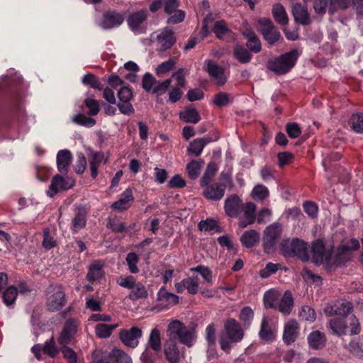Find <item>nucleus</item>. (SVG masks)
I'll return each instance as SVG.
<instances>
[{
	"mask_svg": "<svg viewBox=\"0 0 363 363\" xmlns=\"http://www.w3.org/2000/svg\"><path fill=\"white\" fill-rule=\"evenodd\" d=\"M281 294L279 291L276 289H270L265 292L264 295V303L266 308H277L278 305V300Z\"/></svg>",
	"mask_w": 363,
	"mask_h": 363,
	"instance_id": "36",
	"label": "nucleus"
},
{
	"mask_svg": "<svg viewBox=\"0 0 363 363\" xmlns=\"http://www.w3.org/2000/svg\"><path fill=\"white\" fill-rule=\"evenodd\" d=\"M203 163L202 160L200 162L192 160L187 164L186 171L191 179H195L199 176Z\"/></svg>",
	"mask_w": 363,
	"mask_h": 363,
	"instance_id": "50",
	"label": "nucleus"
},
{
	"mask_svg": "<svg viewBox=\"0 0 363 363\" xmlns=\"http://www.w3.org/2000/svg\"><path fill=\"white\" fill-rule=\"evenodd\" d=\"M206 189L203 191V195L209 200L218 201L223 198L225 193L224 188L218 184H212L205 186Z\"/></svg>",
	"mask_w": 363,
	"mask_h": 363,
	"instance_id": "33",
	"label": "nucleus"
},
{
	"mask_svg": "<svg viewBox=\"0 0 363 363\" xmlns=\"http://www.w3.org/2000/svg\"><path fill=\"white\" fill-rule=\"evenodd\" d=\"M72 121L78 125L85 127H92L96 124V121L92 118L87 117L84 114L78 113L72 117Z\"/></svg>",
	"mask_w": 363,
	"mask_h": 363,
	"instance_id": "54",
	"label": "nucleus"
},
{
	"mask_svg": "<svg viewBox=\"0 0 363 363\" xmlns=\"http://www.w3.org/2000/svg\"><path fill=\"white\" fill-rule=\"evenodd\" d=\"M118 326V324L107 325L99 323L95 326V333L99 338H107L111 335L113 331Z\"/></svg>",
	"mask_w": 363,
	"mask_h": 363,
	"instance_id": "41",
	"label": "nucleus"
},
{
	"mask_svg": "<svg viewBox=\"0 0 363 363\" xmlns=\"http://www.w3.org/2000/svg\"><path fill=\"white\" fill-rule=\"evenodd\" d=\"M186 286V289L191 294H195L199 289V279L197 277H188L183 279V285Z\"/></svg>",
	"mask_w": 363,
	"mask_h": 363,
	"instance_id": "59",
	"label": "nucleus"
},
{
	"mask_svg": "<svg viewBox=\"0 0 363 363\" xmlns=\"http://www.w3.org/2000/svg\"><path fill=\"white\" fill-rule=\"evenodd\" d=\"M328 327L333 334L338 336L346 334L357 335L361 330L359 320L354 315L345 318H332L328 323Z\"/></svg>",
	"mask_w": 363,
	"mask_h": 363,
	"instance_id": "2",
	"label": "nucleus"
},
{
	"mask_svg": "<svg viewBox=\"0 0 363 363\" xmlns=\"http://www.w3.org/2000/svg\"><path fill=\"white\" fill-rule=\"evenodd\" d=\"M301 53V50L295 49L282 55L271 64L270 69L278 74H286L294 66Z\"/></svg>",
	"mask_w": 363,
	"mask_h": 363,
	"instance_id": "5",
	"label": "nucleus"
},
{
	"mask_svg": "<svg viewBox=\"0 0 363 363\" xmlns=\"http://www.w3.org/2000/svg\"><path fill=\"white\" fill-rule=\"evenodd\" d=\"M212 30L219 40L225 42H233L235 40V33L230 29L226 22L223 20L215 21Z\"/></svg>",
	"mask_w": 363,
	"mask_h": 363,
	"instance_id": "20",
	"label": "nucleus"
},
{
	"mask_svg": "<svg viewBox=\"0 0 363 363\" xmlns=\"http://www.w3.org/2000/svg\"><path fill=\"white\" fill-rule=\"evenodd\" d=\"M161 337L160 330L154 328L151 330L147 342V346L140 356V359L145 362H152L149 347L155 352L161 350Z\"/></svg>",
	"mask_w": 363,
	"mask_h": 363,
	"instance_id": "15",
	"label": "nucleus"
},
{
	"mask_svg": "<svg viewBox=\"0 0 363 363\" xmlns=\"http://www.w3.org/2000/svg\"><path fill=\"white\" fill-rule=\"evenodd\" d=\"M243 35L247 39V46L254 52H259L261 50V43L258 37L251 28H245L242 31Z\"/></svg>",
	"mask_w": 363,
	"mask_h": 363,
	"instance_id": "31",
	"label": "nucleus"
},
{
	"mask_svg": "<svg viewBox=\"0 0 363 363\" xmlns=\"http://www.w3.org/2000/svg\"><path fill=\"white\" fill-rule=\"evenodd\" d=\"M245 203L237 195H231L225 201L224 208L225 213L231 218H238L241 214L242 208Z\"/></svg>",
	"mask_w": 363,
	"mask_h": 363,
	"instance_id": "21",
	"label": "nucleus"
},
{
	"mask_svg": "<svg viewBox=\"0 0 363 363\" xmlns=\"http://www.w3.org/2000/svg\"><path fill=\"white\" fill-rule=\"evenodd\" d=\"M42 245L47 250L53 248L56 245V240L50 235L49 228L44 229Z\"/></svg>",
	"mask_w": 363,
	"mask_h": 363,
	"instance_id": "61",
	"label": "nucleus"
},
{
	"mask_svg": "<svg viewBox=\"0 0 363 363\" xmlns=\"http://www.w3.org/2000/svg\"><path fill=\"white\" fill-rule=\"evenodd\" d=\"M157 300L164 302L166 306L174 305L179 302V296L167 292L164 287H162L157 293Z\"/></svg>",
	"mask_w": 363,
	"mask_h": 363,
	"instance_id": "42",
	"label": "nucleus"
},
{
	"mask_svg": "<svg viewBox=\"0 0 363 363\" xmlns=\"http://www.w3.org/2000/svg\"><path fill=\"white\" fill-rule=\"evenodd\" d=\"M164 354L167 359L170 363H179L180 359V352L174 341L168 340L165 342Z\"/></svg>",
	"mask_w": 363,
	"mask_h": 363,
	"instance_id": "30",
	"label": "nucleus"
},
{
	"mask_svg": "<svg viewBox=\"0 0 363 363\" xmlns=\"http://www.w3.org/2000/svg\"><path fill=\"white\" fill-rule=\"evenodd\" d=\"M188 328L179 320H172L167 327L169 340L179 341Z\"/></svg>",
	"mask_w": 363,
	"mask_h": 363,
	"instance_id": "26",
	"label": "nucleus"
},
{
	"mask_svg": "<svg viewBox=\"0 0 363 363\" xmlns=\"http://www.w3.org/2000/svg\"><path fill=\"white\" fill-rule=\"evenodd\" d=\"M280 249L285 257L298 256L308 259L306 244L299 239H284L280 244Z\"/></svg>",
	"mask_w": 363,
	"mask_h": 363,
	"instance_id": "6",
	"label": "nucleus"
},
{
	"mask_svg": "<svg viewBox=\"0 0 363 363\" xmlns=\"http://www.w3.org/2000/svg\"><path fill=\"white\" fill-rule=\"evenodd\" d=\"M347 349L358 358H363V347L359 342L352 341L347 345Z\"/></svg>",
	"mask_w": 363,
	"mask_h": 363,
	"instance_id": "64",
	"label": "nucleus"
},
{
	"mask_svg": "<svg viewBox=\"0 0 363 363\" xmlns=\"http://www.w3.org/2000/svg\"><path fill=\"white\" fill-rule=\"evenodd\" d=\"M133 199L134 197L132 190L129 188L126 189L121 194V198L111 205V208L118 211L126 210L130 206L131 202Z\"/></svg>",
	"mask_w": 363,
	"mask_h": 363,
	"instance_id": "28",
	"label": "nucleus"
},
{
	"mask_svg": "<svg viewBox=\"0 0 363 363\" xmlns=\"http://www.w3.org/2000/svg\"><path fill=\"white\" fill-rule=\"evenodd\" d=\"M234 97L231 94L220 91L217 93L213 99V104L217 107H224L233 102Z\"/></svg>",
	"mask_w": 363,
	"mask_h": 363,
	"instance_id": "38",
	"label": "nucleus"
},
{
	"mask_svg": "<svg viewBox=\"0 0 363 363\" xmlns=\"http://www.w3.org/2000/svg\"><path fill=\"white\" fill-rule=\"evenodd\" d=\"M269 195V191L268 189L262 184L256 185L252 191V196L257 200L263 201Z\"/></svg>",
	"mask_w": 363,
	"mask_h": 363,
	"instance_id": "53",
	"label": "nucleus"
},
{
	"mask_svg": "<svg viewBox=\"0 0 363 363\" xmlns=\"http://www.w3.org/2000/svg\"><path fill=\"white\" fill-rule=\"evenodd\" d=\"M149 16V11L147 9H143L131 13L127 18V23L130 29L137 35L145 33L146 27L145 22Z\"/></svg>",
	"mask_w": 363,
	"mask_h": 363,
	"instance_id": "8",
	"label": "nucleus"
},
{
	"mask_svg": "<svg viewBox=\"0 0 363 363\" xmlns=\"http://www.w3.org/2000/svg\"><path fill=\"white\" fill-rule=\"evenodd\" d=\"M299 317L301 320L313 323L315 320V311L308 306H302L299 311Z\"/></svg>",
	"mask_w": 363,
	"mask_h": 363,
	"instance_id": "56",
	"label": "nucleus"
},
{
	"mask_svg": "<svg viewBox=\"0 0 363 363\" xmlns=\"http://www.w3.org/2000/svg\"><path fill=\"white\" fill-rule=\"evenodd\" d=\"M272 14L274 20L281 25L285 26L289 22L288 15L281 4H276L272 8Z\"/></svg>",
	"mask_w": 363,
	"mask_h": 363,
	"instance_id": "39",
	"label": "nucleus"
},
{
	"mask_svg": "<svg viewBox=\"0 0 363 363\" xmlns=\"http://www.w3.org/2000/svg\"><path fill=\"white\" fill-rule=\"evenodd\" d=\"M298 324L295 320H290L284 325L283 333V340L290 345L294 342L298 335Z\"/></svg>",
	"mask_w": 363,
	"mask_h": 363,
	"instance_id": "24",
	"label": "nucleus"
},
{
	"mask_svg": "<svg viewBox=\"0 0 363 363\" xmlns=\"http://www.w3.org/2000/svg\"><path fill=\"white\" fill-rule=\"evenodd\" d=\"M72 160V155L68 150H60L56 156L57 167L62 174H67Z\"/></svg>",
	"mask_w": 363,
	"mask_h": 363,
	"instance_id": "25",
	"label": "nucleus"
},
{
	"mask_svg": "<svg viewBox=\"0 0 363 363\" xmlns=\"http://www.w3.org/2000/svg\"><path fill=\"white\" fill-rule=\"evenodd\" d=\"M82 83L85 85H89L91 87L96 89H101L102 86L100 81L97 77L91 74H85L82 78Z\"/></svg>",
	"mask_w": 363,
	"mask_h": 363,
	"instance_id": "62",
	"label": "nucleus"
},
{
	"mask_svg": "<svg viewBox=\"0 0 363 363\" xmlns=\"http://www.w3.org/2000/svg\"><path fill=\"white\" fill-rule=\"evenodd\" d=\"M113 361L117 363H132V359L121 349L114 348L112 350Z\"/></svg>",
	"mask_w": 363,
	"mask_h": 363,
	"instance_id": "58",
	"label": "nucleus"
},
{
	"mask_svg": "<svg viewBox=\"0 0 363 363\" xmlns=\"http://www.w3.org/2000/svg\"><path fill=\"white\" fill-rule=\"evenodd\" d=\"M138 260V256L135 252H130L127 255L126 263L130 272L133 274L138 272V268L137 267Z\"/></svg>",
	"mask_w": 363,
	"mask_h": 363,
	"instance_id": "63",
	"label": "nucleus"
},
{
	"mask_svg": "<svg viewBox=\"0 0 363 363\" xmlns=\"http://www.w3.org/2000/svg\"><path fill=\"white\" fill-rule=\"evenodd\" d=\"M294 298L290 291H285L281 296L280 301L278 303L277 310L284 315H289L294 307Z\"/></svg>",
	"mask_w": 363,
	"mask_h": 363,
	"instance_id": "27",
	"label": "nucleus"
},
{
	"mask_svg": "<svg viewBox=\"0 0 363 363\" xmlns=\"http://www.w3.org/2000/svg\"><path fill=\"white\" fill-rule=\"evenodd\" d=\"M88 160L91 175L95 179L98 175V169L101 164H106L108 162V157L102 152L90 151L88 154Z\"/></svg>",
	"mask_w": 363,
	"mask_h": 363,
	"instance_id": "22",
	"label": "nucleus"
},
{
	"mask_svg": "<svg viewBox=\"0 0 363 363\" xmlns=\"http://www.w3.org/2000/svg\"><path fill=\"white\" fill-rule=\"evenodd\" d=\"M217 171V165L215 163H209L206 167L205 173L201 179V186H207L209 184Z\"/></svg>",
	"mask_w": 363,
	"mask_h": 363,
	"instance_id": "48",
	"label": "nucleus"
},
{
	"mask_svg": "<svg viewBox=\"0 0 363 363\" xmlns=\"http://www.w3.org/2000/svg\"><path fill=\"white\" fill-rule=\"evenodd\" d=\"M123 21L124 16L122 13L109 11L104 13V19L99 25L104 29H111L119 26Z\"/></svg>",
	"mask_w": 363,
	"mask_h": 363,
	"instance_id": "23",
	"label": "nucleus"
},
{
	"mask_svg": "<svg viewBox=\"0 0 363 363\" xmlns=\"http://www.w3.org/2000/svg\"><path fill=\"white\" fill-rule=\"evenodd\" d=\"M86 214L84 211H79L72 220V230L77 232L82 229L86 225Z\"/></svg>",
	"mask_w": 363,
	"mask_h": 363,
	"instance_id": "57",
	"label": "nucleus"
},
{
	"mask_svg": "<svg viewBox=\"0 0 363 363\" xmlns=\"http://www.w3.org/2000/svg\"><path fill=\"white\" fill-rule=\"evenodd\" d=\"M335 315L342 316L346 318L347 315L352 310V305L350 302L347 301H341L335 304Z\"/></svg>",
	"mask_w": 363,
	"mask_h": 363,
	"instance_id": "47",
	"label": "nucleus"
},
{
	"mask_svg": "<svg viewBox=\"0 0 363 363\" xmlns=\"http://www.w3.org/2000/svg\"><path fill=\"white\" fill-rule=\"evenodd\" d=\"M283 225L278 222H274L268 225L263 233V248L266 253L274 252L277 244L281 238Z\"/></svg>",
	"mask_w": 363,
	"mask_h": 363,
	"instance_id": "4",
	"label": "nucleus"
},
{
	"mask_svg": "<svg viewBox=\"0 0 363 363\" xmlns=\"http://www.w3.org/2000/svg\"><path fill=\"white\" fill-rule=\"evenodd\" d=\"M46 293V306L50 311H58L64 306L65 294L60 286H50Z\"/></svg>",
	"mask_w": 363,
	"mask_h": 363,
	"instance_id": "7",
	"label": "nucleus"
},
{
	"mask_svg": "<svg viewBox=\"0 0 363 363\" xmlns=\"http://www.w3.org/2000/svg\"><path fill=\"white\" fill-rule=\"evenodd\" d=\"M260 239V234L256 230H246L240 237L242 244L247 247H252L255 245Z\"/></svg>",
	"mask_w": 363,
	"mask_h": 363,
	"instance_id": "35",
	"label": "nucleus"
},
{
	"mask_svg": "<svg viewBox=\"0 0 363 363\" xmlns=\"http://www.w3.org/2000/svg\"><path fill=\"white\" fill-rule=\"evenodd\" d=\"M204 70L208 74L214 84L218 86H223L228 77L223 67L211 60H206L203 65Z\"/></svg>",
	"mask_w": 363,
	"mask_h": 363,
	"instance_id": "12",
	"label": "nucleus"
},
{
	"mask_svg": "<svg viewBox=\"0 0 363 363\" xmlns=\"http://www.w3.org/2000/svg\"><path fill=\"white\" fill-rule=\"evenodd\" d=\"M259 335L262 340L265 341L272 340L274 337V331L266 316L262 318Z\"/></svg>",
	"mask_w": 363,
	"mask_h": 363,
	"instance_id": "40",
	"label": "nucleus"
},
{
	"mask_svg": "<svg viewBox=\"0 0 363 363\" xmlns=\"http://www.w3.org/2000/svg\"><path fill=\"white\" fill-rule=\"evenodd\" d=\"M175 66V62L172 60H169L161 63L155 69L156 74L158 77H162L164 74L169 72Z\"/></svg>",
	"mask_w": 363,
	"mask_h": 363,
	"instance_id": "60",
	"label": "nucleus"
},
{
	"mask_svg": "<svg viewBox=\"0 0 363 363\" xmlns=\"http://www.w3.org/2000/svg\"><path fill=\"white\" fill-rule=\"evenodd\" d=\"M312 255L313 262L316 264H321L325 262L328 265H336L335 263V257H332L330 250H325L322 240H318L313 243Z\"/></svg>",
	"mask_w": 363,
	"mask_h": 363,
	"instance_id": "10",
	"label": "nucleus"
},
{
	"mask_svg": "<svg viewBox=\"0 0 363 363\" xmlns=\"http://www.w3.org/2000/svg\"><path fill=\"white\" fill-rule=\"evenodd\" d=\"M179 3L177 0H164V11L169 16L167 20L168 24H177L184 19L185 13L178 9Z\"/></svg>",
	"mask_w": 363,
	"mask_h": 363,
	"instance_id": "13",
	"label": "nucleus"
},
{
	"mask_svg": "<svg viewBox=\"0 0 363 363\" xmlns=\"http://www.w3.org/2000/svg\"><path fill=\"white\" fill-rule=\"evenodd\" d=\"M18 295V290L16 287L11 286L6 289L3 294L4 302L6 306L13 304Z\"/></svg>",
	"mask_w": 363,
	"mask_h": 363,
	"instance_id": "55",
	"label": "nucleus"
},
{
	"mask_svg": "<svg viewBox=\"0 0 363 363\" xmlns=\"http://www.w3.org/2000/svg\"><path fill=\"white\" fill-rule=\"evenodd\" d=\"M179 116L186 123H197L201 120L199 112L194 108H186Z\"/></svg>",
	"mask_w": 363,
	"mask_h": 363,
	"instance_id": "43",
	"label": "nucleus"
},
{
	"mask_svg": "<svg viewBox=\"0 0 363 363\" xmlns=\"http://www.w3.org/2000/svg\"><path fill=\"white\" fill-rule=\"evenodd\" d=\"M104 263L101 261L94 262L89 267L87 279L89 281H95L103 276Z\"/></svg>",
	"mask_w": 363,
	"mask_h": 363,
	"instance_id": "37",
	"label": "nucleus"
},
{
	"mask_svg": "<svg viewBox=\"0 0 363 363\" xmlns=\"http://www.w3.org/2000/svg\"><path fill=\"white\" fill-rule=\"evenodd\" d=\"M244 331L240 324L233 318L228 319L224 325V332L220 336V344L223 350L229 352L231 344L242 340Z\"/></svg>",
	"mask_w": 363,
	"mask_h": 363,
	"instance_id": "1",
	"label": "nucleus"
},
{
	"mask_svg": "<svg viewBox=\"0 0 363 363\" xmlns=\"http://www.w3.org/2000/svg\"><path fill=\"white\" fill-rule=\"evenodd\" d=\"M350 124L354 131L358 133H363V114H353L350 120Z\"/></svg>",
	"mask_w": 363,
	"mask_h": 363,
	"instance_id": "52",
	"label": "nucleus"
},
{
	"mask_svg": "<svg viewBox=\"0 0 363 363\" xmlns=\"http://www.w3.org/2000/svg\"><path fill=\"white\" fill-rule=\"evenodd\" d=\"M116 282L120 286L130 289L128 297L133 301L145 299L148 296V291L144 284L137 281L133 276L121 277Z\"/></svg>",
	"mask_w": 363,
	"mask_h": 363,
	"instance_id": "3",
	"label": "nucleus"
},
{
	"mask_svg": "<svg viewBox=\"0 0 363 363\" xmlns=\"http://www.w3.org/2000/svg\"><path fill=\"white\" fill-rule=\"evenodd\" d=\"M74 182L69 178H64L58 174L55 175L52 179L51 184L47 191V195L53 197L58 191L72 188Z\"/></svg>",
	"mask_w": 363,
	"mask_h": 363,
	"instance_id": "18",
	"label": "nucleus"
},
{
	"mask_svg": "<svg viewBox=\"0 0 363 363\" xmlns=\"http://www.w3.org/2000/svg\"><path fill=\"white\" fill-rule=\"evenodd\" d=\"M352 0H330L328 12L333 15L338 10H345L352 4Z\"/></svg>",
	"mask_w": 363,
	"mask_h": 363,
	"instance_id": "45",
	"label": "nucleus"
},
{
	"mask_svg": "<svg viewBox=\"0 0 363 363\" xmlns=\"http://www.w3.org/2000/svg\"><path fill=\"white\" fill-rule=\"evenodd\" d=\"M43 346V352L51 357H55L59 352L54 337H51L49 340H46Z\"/></svg>",
	"mask_w": 363,
	"mask_h": 363,
	"instance_id": "51",
	"label": "nucleus"
},
{
	"mask_svg": "<svg viewBox=\"0 0 363 363\" xmlns=\"http://www.w3.org/2000/svg\"><path fill=\"white\" fill-rule=\"evenodd\" d=\"M359 247V242L356 239L345 240L338 247L335 256V263L340 265L350 259V253Z\"/></svg>",
	"mask_w": 363,
	"mask_h": 363,
	"instance_id": "11",
	"label": "nucleus"
},
{
	"mask_svg": "<svg viewBox=\"0 0 363 363\" xmlns=\"http://www.w3.org/2000/svg\"><path fill=\"white\" fill-rule=\"evenodd\" d=\"M257 28L269 45H274L281 37L280 32L274 26L272 21L268 18L259 19Z\"/></svg>",
	"mask_w": 363,
	"mask_h": 363,
	"instance_id": "9",
	"label": "nucleus"
},
{
	"mask_svg": "<svg viewBox=\"0 0 363 363\" xmlns=\"http://www.w3.org/2000/svg\"><path fill=\"white\" fill-rule=\"evenodd\" d=\"M325 336L320 331H313L308 336V342L313 349L320 350L325 345Z\"/></svg>",
	"mask_w": 363,
	"mask_h": 363,
	"instance_id": "34",
	"label": "nucleus"
},
{
	"mask_svg": "<svg viewBox=\"0 0 363 363\" xmlns=\"http://www.w3.org/2000/svg\"><path fill=\"white\" fill-rule=\"evenodd\" d=\"M119 336L125 345L135 348L138 345L139 339L142 337V330L137 327L128 330L123 329L120 331Z\"/></svg>",
	"mask_w": 363,
	"mask_h": 363,
	"instance_id": "16",
	"label": "nucleus"
},
{
	"mask_svg": "<svg viewBox=\"0 0 363 363\" xmlns=\"http://www.w3.org/2000/svg\"><path fill=\"white\" fill-rule=\"evenodd\" d=\"M153 35H155L157 49L161 51L169 49L176 42L174 32L167 28L154 33Z\"/></svg>",
	"mask_w": 363,
	"mask_h": 363,
	"instance_id": "14",
	"label": "nucleus"
},
{
	"mask_svg": "<svg viewBox=\"0 0 363 363\" xmlns=\"http://www.w3.org/2000/svg\"><path fill=\"white\" fill-rule=\"evenodd\" d=\"M211 141V140L209 138H201L194 140L190 143L187 149L188 154L192 155L195 157L199 156L201 154L204 147Z\"/></svg>",
	"mask_w": 363,
	"mask_h": 363,
	"instance_id": "32",
	"label": "nucleus"
},
{
	"mask_svg": "<svg viewBox=\"0 0 363 363\" xmlns=\"http://www.w3.org/2000/svg\"><path fill=\"white\" fill-rule=\"evenodd\" d=\"M256 206L252 202L244 204L241 213L242 215L238 216V226L240 228H245L248 225L253 224L255 221Z\"/></svg>",
	"mask_w": 363,
	"mask_h": 363,
	"instance_id": "19",
	"label": "nucleus"
},
{
	"mask_svg": "<svg viewBox=\"0 0 363 363\" xmlns=\"http://www.w3.org/2000/svg\"><path fill=\"white\" fill-rule=\"evenodd\" d=\"M77 327L78 323L75 320H67L57 340L58 343L60 345H68L77 333Z\"/></svg>",
	"mask_w": 363,
	"mask_h": 363,
	"instance_id": "17",
	"label": "nucleus"
},
{
	"mask_svg": "<svg viewBox=\"0 0 363 363\" xmlns=\"http://www.w3.org/2000/svg\"><path fill=\"white\" fill-rule=\"evenodd\" d=\"M94 362L95 363H111L113 361L112 352H108L96 350L92 354Z\"/></svg>",
	"mask_w": 363,
	"mask_h": 363,
	"instance_id": "49",
	"label": "nucleus"
},
{
	"mask_svg": "<svg viewBox=\"0 0 363 363\" xmlns=\"http://www.w3.org/2000/svg\"><path fill=\"white\" fill-rule=\"evenodd\" d=\"M292 13L294 20L297 23L303 25H307L310 23L311 21L309 18V13L306 6L301 5V4H294L292 7Z\"/></svg>",
	"mask_w": 363,
	"mask_h": 363,
	"instance_id": "29",
	"label": "nucleus"
},
{
	"mask_svg": "<svg viewBox=\"0 0 363 363\" xmlns=\"http://www.w3.org/2000/svg\"><path fill=\"white\" fill-rule=\"evenodd\" d=\"M233 53L235 57L241 63L246 64L248 63L251 58L252 55L248 52V50L244 47L236 45L233 49Z\"/></svg>",
	"mask_w": 363,
	"mask_h": 363,
	"instance_id": "44",
	"label": "nucleus"
},
{
	"mask_svg": "<svg viewBox=\"0 0 363 363\" xmlns=\"http://www.w3.org/2000/svg\"><path fill=\"white\" fill-rule=\"evenodd\" d=\"M196 340V331L194 328H188L184 331L182 337L179 340L182 344L186 345L188 347L193 346Z\"/></svg>",
	"mask_w": 363,
	"mask_h": 363,
	"instance_id": "46",
	"label": "nucleus"
}]
</instances>
